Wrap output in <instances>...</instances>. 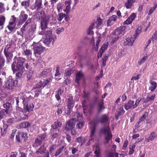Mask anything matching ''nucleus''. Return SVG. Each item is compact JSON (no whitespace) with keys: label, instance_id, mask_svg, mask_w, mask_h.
Returning a JSON list of instances; mask_svg holds the SVG:
<instances>
[{"label":"nucleus","instance_id":"f257e3e1","mask_svg":"<svg viewBox=\"0 0 157 157\" xmlns=\"http://www.w3.org/2000/svg\"><path fill=\"white\" fill-rule=\"evenodd\" d=\"M14 60L11 66L13 72L16 71H19L16 74V76L19 78L22 75V70L24 68L23 64L25 61V59L21 57L17 58L15 56Z\"/></svg>","mask_w":157,"mask_h":157},{"label":"nucleus","instance_id":"f03ea898","mask_svg":"<svg viewBox=\"0 0 157 157\" xmlns=\"http://www.w3.org/2000/svg\"><path fill=\"white\" fill-rule=\"evenodd\" d=\"M100 132L102 134L105 135V143L107 144L111 139L112 135L110 131L109 127L105 125L103 128L100 129Z\"/></svg>","mask_w":157,"mask_h":157},{"label":"nucleus","instance_id":"7ed1b4c3","mask_svg":"<svg viewBox=\"0 0 157 157\" xmlns=\"http://www.w3.org/2000/svg\"><path fill=\"white\" fill-rule=\"evenodd\" d=\"M16 81L11 76H10L6 81L4 83L3 87L6 90H12L14 89L16 84Z\"/></svg>","mask_w":157,"mask_h":157},{"label":"nucleus","instance_id":"20e7f679","mask_svg":"<svg viewBox=\"0 0 157 157\" xmlns=\"http://www.w3.org/2000/svg\"><path fill=\"white\" fill-rule=\"evenodd\" d=\"M141 99V98H138L136 100L134 104V101L129 100L127 103L125 104L124 109L127 110L130 109H134L138 106Z\"/></svg>","mask_w":157,"mask_h":157},{"label":"nucleus","instance_id":"39448f33","mask_svg":"<svg viewBox=\"0 0 157 157\" xmlns=\"http://www.w3.org/2000/svg\"><path fill=\"white\" fill-rule=\"evenodd\" d=\"M33 54L37 57L43 52L45 48L39 44H36L34 42L33 44Z\"/></svg>","mask_w":157,"mask_h":157},{"label":"nucleus","instance_id":"423d86ee","mask_svg":"<svg viewBox=\"0 0 157 157\" xmlns=\"http://www.w3.org/2000/svg\"><path fill=\"white\" fill-rule=\"evenodd\" d=\"M27 138V134L23 132H18L16 135V140L18 142H25Z\"/></svg>","mask_w":157,"mask_h":157},{"label":"nucleus","instance_id":"0eeeda50","mask_svg":"<svg viewBox=\"0 0 157 157\" xmlns=\"http://www.w3.org/2000/svg\"><path fill=\"white\" fill-rule=\"evenodd\" d=\"M33 94L31 92L26 93L25 95L22 96L21 100L24 104L26 102H28L29 101L32 99L33 98Z\"/></svg>","mask_w":157,"mask_h":157},{"label":"nucleus","instance_id":"6e6552de","mask_svg":"<svg viewBox=\"0 0 157 157\" xmlns=\"http://www.w3.org/2000/svg\"><path fill=\"white\" fill-rule=\"evenodd\" d=\"M56 38V36H53L51 37H46L45 39L44 43L47 46H49L50 45H53L54 42Z\"/></svg>","mask_w":157,"mask_h":157},{"label":"nucleus","instance_id":"1a4fd4ad","mask_svg":"<svg viewBox=\"0 0 157 157\" xmlns=\"http://www.w3.org/2000/svg\"><path fill=\"white\" fill-rule=\"evenodd\" d=\"M76 119L73 118L68 121L65 128V129L66 131H69L73 129L76 123Z\"/></svg>","mask_w":157,"mask_h":157},{"label":"nucleus","instance_id":"9d476101","mask_svg":"<svg viewBox=\"0 0 157 157\" xmlns=\"http://www.w3.org/2000/svg\"><path fill=\"white\" fill-rule=\"evenodd\" d=\"M125 26H121L115 30L113 32V34L117 36H120L121 37L125 33Z\"/></svg>","mask_w":157,"mask_h":157},{"label":"nucleus","instance_id":"9b49d317","mask_svg":"<svg viewBox=\"0 0 157 157\" xmlns=\"http://www.w3.org/2000/svg\"><path fill=\"white\" fill-rule=\"evenodd\" d=\"M99 121L101 124L109 125L110 123V119L107 115L104 114L100 117Z\"/></svg>","mask_w":157,"mask_h":157},{"label":"nucleus","instance_id":"f8f14e48","mask_svg":"<svg viewBox=\"0 0 157 157\" xmlns=\"http://www.w3.org/2000/svg\"><path fill=\"white\" fill-rule=\"evenodd\" d=\"M45 137V135L43 134L37 136L33 144L34 146H38L41 144L42 142Z\"/></svg>","mask_w":157,"mask_h":157},{"label":"nucleus","instance_id":"ddd939ff","mask_svg":"<svg viewBox=\"0 0 157 157\" xmlns=\"http://www.w3.org/2000/svg\"><path fill=\"white\" fill-rule=\"evenodd\" d=\"M37 17L38 18L39 20L41 19V20L46 19L47 18H50L51 16L49 15L46 16L45 12L42 10L38 12L37 14Z\"/></svg>","mask_w":157,"mask_h":157},{"label":"nucleus","instance_id":"4468645a","mask_svg":"<svg viewBox=\"0 0 157 157\" xmlns=\"http://www.w3.org/2000/svg\"><path fill=\"white\" fill-rule=\"evenodd\" d=\"M50 18L41 20L40 23V28L42 31H43L48 29V25L49 23Z\"/></svg>","mask_w":157,"mask_h":157},{"label":"nucleus","instance_id":"2eb2a0df","mask_svg":"<svg viewBox=\"0 0 157 157\" xmlns=\"http://www.w3.org/2000/svg\"><path fill=\"white\" fill-rule=\"evenodd\" d=\"M23 55L26 56L28 59H31L32 52L31 51L27 49L26 46H23Z\"/></svg>","mask_w":157,"mask_h":157},{"label":"nucleus","instance_id":"dca6fc26","mask_svg":"<svg viewBox=\"0 0 157 157\" xmlns=\"http://www.w3.org/2000/svg\"><path fill=\"white\" fill-rule=\"evenodd\" d=\"M46 151V148L45 147L44 145L43 144L36 150L35 154L37 156H41L40 155L45 153Z\"/></svg>","mask_w":157,"mask_h":157},{"label":"nucleus","instance_id":"f3484780","mask_svg":"<svg viewBox=\"0 0 157 157\" xmlns=\"http://www.w3.org/2000/svg\"><path fill=\"white\" fill-rule=\"evenodd\" d=\"M39 34L41 35H44L46 37H51L53 36H56L55 35L52 34V31L48 29L43 31H41Z\"/></svg>","mask_w":157,"mask_h":157},{"label":"nucleus","instance_id":"a211bd4d","mask_svg":"<svg viewBox=\"0 0 157 157\" xmlns=\"http://www.w3.org/2000/svg\"><path fill=\"white\" fill-rule=\"evenodd\" d=\"M136 38V36H132L130 38H128L126 39V41L124 42V45H128L129 46H132L133 45V42Z\"/></svg>","mask_w":157,"mask_h":157},{"label":"nucleus","instance_id":"6ab92c4d","mask_svg":"<svg viewBox=\"0 0 157 157\" xmlns=\"http://www.w3.org/2000/svg\"><path fill=\"white\" fill-rule=\"evenodd\" d=\"M136 17L135 13H132L128 18L124 22V24L126 25L130 24L132 23L133 21L135 19Z\"/></svg>","mask_w":157,"mask_h":157},{"label":"nucleus","instance_id":"aec40b11","mask_svg":"<svg viewBox=\"0 0 157 157\" xmlns=\"http://www.w3.org/2000/svg\"><path fill=\"white\" fill-rule=\"evenodd\" d=\"M25 13L24 10L21 11L20 13L19 18L22 23L25 22L28 17V15Z\"/></svg>","mask_w":157,"mask_h":157},{"label":"nucleus","instance_id":"412c9836","mask_svg":"<svg viewBox=\"0 0 157 157\" xmlns=\"http://www.w3.org/2000/svg\"><path fill=\"white\" fill-rule=\"evenodd\" d=\"M4 53L6 58V63H9L12 61V58L13 57V54L10 52H4Z\"/></svg>","mask_w":157,"mask_h":157},{"label":"nucleus","instance_id":"4be33fe9","mask_svg":"<svg viewBox=\"0 0 157 157\" xmlns=\"http://www.w3.org/2000/svg\"><path fill=\"white\" fill-rule=\"evenodd\" d=\"M42 1L41 0H36L34 5V9L37 11L40 10L42 8Z\"/></svg>","mask_w":157,"mask_h":157},{"label":"nucleus","instance_id":"5701e85b","mask_svg":"<svg viewBox=\"0 0 157 157\" xmlns=\"http://www.w3.org/2000/svg\"><path fill=\"white\" fill-rule=\"evenodd\" d=\"M74 101L72 96H70L67 98V107L69 108H72L74 105Z\"/></svg>","mask_w":157,"mask_h":157},{"label":"nucleus","instance_id":"b1692460","mask_svg":"<svg viewBox=\"0 0 157 157\" xmlns=\"http://www.w3.org/2000/svg\"><path fill=\"white\" fill-rule=\"evenodd\" d=\"M66 148V147L65 145L61 146L56 150L55 152L54 155L53 156H55V157H56L58 156L63 151V150H65Z\"/></svg>","mask_w":157,"mask_h":157},{"label":"nucleus","instance_id":"393cba45","mask_svg":"<svg viewBox=\"0 0 157 157\" xmlns=\"http://www.w3.org/2000/svg\"><path fill=\"white\" fill-rule=\"evenodd\" d=\"M135 2L136 0H127L124 3V6L127 9H130Z\"/></svg>","mask_w":157,"mask_h":157},{"label":"nucleus","instance_id":"a878e982","mask_svg":"<svg viewBox=\"0 0 157 157\" xmlns=\"http://www.w3.org/2000/svg\"><path fill=\"white\" fill-rule=\"evenodd\" d=\"M83 77V74L81 71L78 72L76 74L75 82L77 84H79V80Z\"/></svg>","mask_w":157,"mask_h":157},{"label":"nucleus","instance_id":"bb28decb","mask_svg":"<svg viewBox=\"0 0 157 157\" xmlns=\"http://www.w3.org/2000/svg\"><path fill=\"white\" fill-rule=\"evenodd\" d=\"M149 82L151 86L149 88V90L152 92L153 91L157 86V84L155 82L152 80L150 81Z\"/></svg>","mask_w":157,"mask_h":157},{"label":"nucleus","instance_id":"cd10ccee","mask_svg":"<svg viewBox=\"0 0 157 157\" xmlns=\"http://www.w3.org/2000/svg\"><path fill=\"white\" fill-rule=\"evenodd\" d=\"M63 88H62L61 87L59 88L58 90L57 94H56L55 95L56 98L58 101H59L61 99L60 96L62 95L63 92Z\"/></svg>","mask_w":157,"mask_h":157},{"label":"nucleus","instance_id":"c85d7f7f","mask_svg":"<svg viewBox=\"0 0 157 157\" xmlns=\"http://www.w3.org/2000/svg\"><path fill=\"white\" fill-rule=\"evenodd\" d=\"M33 71L32 70H30L28 74L27 75V81L28 82H31L33 79Z\"/></svg>","mask_w":157,"mask_h":157},{"label":"nucleus","instance_id":"c756f323","mask_svg":"<svg viewBox=\"0 0 157 157\" xmlns=\"http://www.w3.org/2000/svg\"><path fill=\"white\" fill-rule=\"evenodd\" d=\"M86 138L85 137L83 138L82 136L78 137L75 140V141L78 143H80L81 146L82 145L86 142Z\"/></svg>","mask_w":157,"mask_h":157},{"label":"nucleus","instance_id":"7c9ffc66","mask_svg":"<svg viewBox=\"0 0 157 157\" xmlns=\"http://www.w3.org/2000/svg\"><path fill=\"white\" fill-rule=\"evenodd\" d=\"M147 115V113L145 112L143 115L139 119V121L137 122V123L136 124V126L138 127V126L140 124L141 122L144 121L146 118V117Z\"/></svg>","mask_w":157,"mask_h":157},{"label":"nucleus","instance_id":"2f4dec72","mask_svg":"<svg viewBox=\"0 0 157 157\" xmlns=\"http://www.w3.org/2000/svg\"><path fill=\"white\" fill-rule=\"evenodd\" d=\"M34 105L33 104H27L26 106L24 107V109L26 110V111L29 112L32 111L34 108Z\"/></svg>","mask_w":157,"mask_h":157},{"label":"nucleus","instance_id":"473e14b6","mask_svg":"<svg viewBox=\"0 0 157 157\" xmlns=\"http://www.w3.org/2000/svg\"><path fill=\"white\" fill-rule=\"evenodd\" d=\"M8 126L7 124H4L2 128H1V135L2 136H4L6 135L7 131V129Z\"/></svg>","mask_w":157,"mask_h":157},{"label":"nucleus","instance_id":"72a5a7b5","mask_svg":"<svg viewBox=\"0 0 157 157\" xmlns=\"http://www.w3.org/2000/svg\"><path fill=\"white\" fill-rule=\"evenodd\" d=\"M30 124L28 122H22L20 124L19 126L20 128H26L30 127Z\"/></svg>","mask_w":157,"mask_h":157},{"label":"nucleus","instance_id":"f704fd0d","mask_svg":"<svg viewBox=\"0 0 157 157\" xmlns=\"http://www.w3.org/2000/svg\"><path fill=\"white\" fill-rule=\"evenodd\" d=\"M30 0L24 1L21 2V5L24 6L25 9H27L29 6Z\"/></svg>","mask_w":157,"mask_h":157},{"label":"nucleus","instance_id":"c9c22d12","mask_svg":"<svg viewBox=\"0 0 157 157\" xmlns=\"http://www.w3.org/2000/svg\"><path fill=\"white\" fill-rule=\"evenodd\" d=\"M5 63V60L4 58L0 55V71L3 69Z\"/></svg>","mask_w":157,"mask_h":157},{"label":"nucleus","instance_id":"e433bc0d","mask_svg":"<svg viewBox=\"0 0 157 157\" xmlns=\"http://www.w3.org/2000/svg\"><path fill=\"white\" fill-rule=\"evenodd\" d=\"M155 95L154 94L150 97H147L146 99L144 101V103H147L148 102L153 100L155 98Z\"/></svg>","mask_w":157,"mask_h":157},{"label":"nucleus","instance_id":"4c0bfd02","mask_svg":"<svg viewBox=\"0 0 157 157\" xmlns=\"http://www.w3.org/2000/svg\"><path fill=\"white\" fill-rule=\"evenodd\" d=\"M31 20L29 18L27 20L21 29V30L22 32V35L23 34V32L25 31V28L26 27L29 23L31 22Z\"/></svg>","mask_w":157,"mask_h":157},{"label":"nucleus","instance_id":"58836bf2","mask_svg":"<svg viewBox=\"0 0 157 157\" xmlns=\"http://www.w3.org/2000/svg\"><path fill=\"white\" fill-rule=\"evenodd\" d=\"M5 20V17L4 16L0 15V26L1 27L0 28L1 29L3 28V26L4 25Z\"/></svg>","mask_w":157,"mask_h":157},{"label":"nucleus","instance_id":"ea45409f","mask_svg":"<svg viewBox=\"0 0 157 157\" xmlns=\"http://www.w3.org/2000/svg\"><path fill=\"white\" fill-rule=\"evenodd\" d=\"M61 124V123L60 122L57 121L56 122H55L54 124L52 125V127L53 129H56V128H57L58 127H60Z\"/></svg>","mask_w":157,"mask_h":157},{"label":"nucleus","instance_id":"a19ab883","mask_svg":"<svg viewBox=\"0 0 157 157\" xmlns=\"http://www.w3.org/2000/svg\"><path fill=\"white\" fill-rule=\"evenodd\" d=\"M66 16V14L64 13H61L57 16V20L58 21H61L62 19Z\"/></svg>","mask_w":157,"mask_h":157},{"label":"nucleus","instance_id":"79ce46f5","mask_svg":"<svg viewBox=\"0 0 157 157\" xmlns=\"http://www.w3.org/2000/svg\"><path fill=\"white\" fill-rule=\"evenodd\" d=\"M15 26L16 25H14L13 26L9 25H8L7 26V27L8 28L9 31H10V32H9L10 33L11 32H14L16 30V29L15 28Z\"/></svg>","mask_w":157,"mask_h":157},{"label":"nucleus","instance_id":"37998d69","mask_svg":"<svg viewBox=\"0 0 157 157\" xmlns=\"http://www.w3.org/2000/svg\"><path fill=\"white\" fill-rule=\"evenodd\" d=\"M117 112V114L116 115L117 117V116L123 115L125 111L124 110L123 107H120Z\"/></svg>","mask_w":157,"mask_h":157},{"label":"nucleus","instance_id":"c03bdc74","mask_svg":"<svg viewBox=\"0 0 157 157\" xmlns=\"http://www.w3.org/2000/svg\"><path fill=\"white\" fill-rule=\"evenodd\" d=\"M109 56V54H107V55H105L103 58L102 59V66L103 67H104L106 65V60L108 59V57Z\"/></svg>","mask_w":157,"mask_h":157},{"label":"nucleus","instance_id":"a18cd8bd","mask_svg":"<svg viewBox=\"0 0 157 157\" xmlns=\"http://www.w3.org/2000/svg\"><path fill=\"white\" fill-rule=\"evenodd\" d=\"M63 5L61 3H58L57 5V9L58 12H61L63 8Z\"/></svg>","mask_w":157,"mask_h":157},{"label":"nucleus","instance_id":"49530a36","mask_svg":"<svg viewBox=\"0 0 157 157\" xmlns=\"http://www.w3.org/2000/svg\"><path fill=\"white\" fill-rule=\"evenodd\" d=\"M104 109V107L103 105V103L101 102L99 104V108L98 109V112L99 113H100Z\"/></svg>","mask_w":157,"mask_h":157},{"label":"nucleus","instance_id":"de8ad7c7","mask_svg":"<svg viewBox=\"0 0 157 157\" xmlns=\"http://www.w3.org/2000/svg\"><path fill=\"white\" fill-rule=\"evenodd\" d=\"M51 81V79H47L46 80L43 79L42 80H41L40 82H42V86L43 88H44V87H45L46 85L47 84Z\"/></svg>","mask_w":157,"mask_h":157},{"label":"nucleus","instance_id":"09e8293b","mask_svg":"<svg viewBox=\"0 0 157 157\" xmlns=\"http://www.w3.org/2000/svg\"><path fill=\"white\" fill-rule=\"evenodd\" d=\"M4 4L2 2H0V14L3 13L5 11L4 7Z\"/></svg>","mask_w":157,"mask_h":157},{"label":"nucleus","instance_id":"8fccbe9b","mask_svg":"<svg viewBox=\"0 0 157 157\" xmlns=\"http://www.w3.org/2000/svg\"><path fill=\"white\" fill-rule=\"evenodd\" d=\"M147 56H144L138 62V63L139 65H141L142 63L144 62L147 59Z\"/></svg>","mask_w":157,"mask_h":157},{"label":"nucleus","instance_id":"3c124183","mask_svg":"<svg viewBox=\"0 0 157 157\" xmlns=\"http://www.w3.org/2000/svg\"><path fill=\"white\" fill-rule=\"evenodd\" d=\"M96 128L95 127V126H93L91 130L90 138H91V139L93 138V136L95 133Z\"/></svg>","mask_w":157,"mask_h":157},{"label":"nucleus","instance_id":"603ef678","mask_svg":"<svg viewBox=\"0 0 157 157\" xmlns=\"http://www.w3.org/2000/svg\"><path fill=\"white\" fill-rule=\"evenodd\" d=\"M59 67H56V73L55 74V78L56 79H57V80H59L60 79V78L59 79H58L57 78H56V77L58 76H59V75H60V74L59 71Z\"/></svg>","mask_w":157,"mask_h":157},{"label":"nucleus","instance_id":"864d4df0","mask_svg":"<svg viewBox=\"0 0 157 157\" xmlns=\"http://www.w3.org/2000/svg\"><path fill=\"white\" fill-rule=\"evenodd\" d=\"M84 122L82 121H80L76 125L77 128L79 129L81 128L83 126Z\"/></svg>","mask_w":157,"mask_h":157},{"label":"nucleus","instance_id":"5fc2aeb1","mask_svg":"<svg viewBox=\"0 0 157 157\" xmlns=\"http://www.w3.org/2000/svg\"><path fill=\"white\" fill-rule=\"evenodd\" d=\"M57 147V146L56 145L53 144L52 145L49 149V151L50 152V154H51L53 152L54 150Z\"/></svg>","mask_w":157,"mask_h":157},{"label":"nucleus","instance_id":"6e6d98bb","mask_svg":"<svg viewBox=\"0 0 157 157\" xmlns=\"http://www.w3.org/2000/svg\"><path fill=\"white\" fill-rule=\"evenodd\" d=\"M94 153L97 157H99L100 156V149L97 146L96 147V149L94 151Z\"/></svg>","mask_w":157,"mask_h":157},{"label":"nucleus","instance_id":"4d7b16f0","mask_svg":"<svg viewBox=\"0 0 157 157\" xmlns=\"http://www.w3.org/2000/svg\"><path fill=\"white\" fill-rule=\"evenodd\" d=\"M150 139L151 140H153L155 139V138L156 137V135H155V132H151L150 135L149 136Z\"/></svg>","mask_w":157,"mask_h":157},{"label":"nucleus","instance_id":"13d9d810","mask_svg":"<svg viewBox=\"0 0 157 157\" xmlns=\"http://www.w3.org/2000/svg\"><path fill=\"white\" fill-rule=\"evenodd\" d=\"M141 28L140 27L138 28L136 30V33L132 36L134 37L136 36L137 37V36L141 32Z\"/></svg>","mask_w":157,"mask_h":157},{"label":"nucleus","instance_id":"bf43d9fd","mask_svg":"<svg viewBox=\"0 0 157 157\" xmlns=\"http://www.w3.org/2000/svg\"><path fill=\"white\" fill-rule=\"evenodd\" d=\"M108 47V43L104 44L102 47H101L100 50H102L103 52H104L106 49Z\"/></svg>","mask_w":157,"mask_h":157},{"label":"nucleus","instance_id":"052dcab7","mask_svg":"<svg viewBox=\"0 0 157 157\" xmlns=\"http://www.w3.org/2000/svg\"><path fill=\"white\" fill-rule=\"evenodd\" d=\"M64 29L63 27H62L61 28H59L57 29L56 30V33L57 34H59L62 32L64 31Z\"/></svg>","mask_w":157,"mask_h":157},{"label":"nucleus","instance_id":"680f3d73","mask_svg":"<svg viewBox=\"0 0 157 157\" xmlns=\"http://www.w3.org/2000/svg\"><path fill=\"white\" fill-rule=\"evenodd\" d=\"M71 0H67L65 1L64 4L67 6H71Z\"/></svg>","mask_w":157,"mask_h":157},{"label":"nucleus","instance_id":"e2e57ef3","mask_svg":"<svg viewBox=\"0 0 157 157\" xmlns=\"http://www.w3.org/2000/svg\"><path fill=\"white\" fill-rule=\"evenodd\" d=\"M17 130L16 129H14L12 131V133L10 136V138L13 139L15 134V132H16Z\"/></svg>","mask_w":157,"mask_h":157},{"label":"nucleus","instance_id":"0e129e2a","mask_svg":"<svg viewBox=\"0 0 157 157\" xmlns=\"http://www.w3.org/2000/svg\"><path fill=\"white\" fill-rule=\"evenodd\" d=\"M10 48H12L13 46L14 45V43L12 41H10L6 45Z\"/></svg>","mask_w":157,"mask_h":157},{"label":"nucleus","instance_id":"69168bd1","mask_svg":"<svg viewBox=\"0 0 157 157\" xmlns=\"http://www.w3.org/2000/svg\"><path fill=\"white\" fill-rule=\"evenodd\" d=\"M42 87H43L42 86V82L40 81L39 83L36 85L35 86L34 88L36 89V88H39Z\"/></svg>","mask_w":157,"mask_h":157},{"label":"nucleus","instance_id":"338daca9","mask_svg":"<svg viewBox=\"0 0 157 157\" xmlns=\"http://www.w3.org/2000/svg\"><path fill=\"white\" fill-rule=\"evenodd\" d=\"M21 118L22 120L26 119L28 118V116L25 114L22 113L20 114Z\"/></svg>","mask_w":157,"mask_h":157},{"label":"nucleus","instance_id":"774afa93","mask_svg":"<svg viewBox=\"0 0 157 157\" xmlns=\"http://www.w3.org/2000/svg\"><path fill=\"white\" fill-rule=\"evenodd\" d=\"M153 41L157 39V32H155L152 36L150 38Z\"/></svg>","mask_w":157,"mask_h":157}]
</instances>
